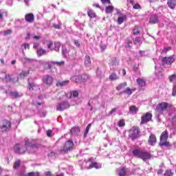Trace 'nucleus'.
Wrapping results in <instances>:
<instances>
[{"mask_svg":"<svg viewBox=\"0 0 176 176\" xmlns=\"http://www.w3.org/2000/svg\"><path fill=\"white\" fill-rule=\"evenodd\" d=\"M35 17L34 16V14L32 13H29L26 14L25 15V20L27 21V23H32L34 22Z\"/></svg>","mask_w":176,"mask_h":176,"instance_id":"2eb2a0df","label":"nucleus"},{"mask_svg":"<svg viewBox=\"0 0 176 176\" xmlns=\"http://www.w3.org/2000/svg\"><path fill=\"white\" fill-rule=\"evenodd\" d=\"M53 77L49 74H47L43 78V82L44 85H47V86H50L53 83Z\"/></svg>","mask_w":176,"mask_h":176,"instance_id":"9b49d317","label":"nucleus"},{"mask_svg":"<svg viewBox=\"0 0 176 176\" xmlns=\"http://www.w3.org/2000/svg\"><path fill=\"white\" fill-rule=\"evenodd\" d=\"M113 9H115V8H113L112 6H107L105 8V12L107 14H111L112 12H113Z\"/></svg>","mask_w":176,"mask_h":176,"instance_id":"72a5a7b5","label":"nucleus"},{"mask_svg":"<svg viewBox=\"0 0 176 176\" xmlns=\"http://www.w3.org/2000/svg\"><path fill=\"white\" fill-rule=\"evenodd\" d=\"M61 46V44L58 42L54 43V47L52 49V50H55V52H58L60 50V47Z\"/></svg>","mask_w":176,"mask_h":176,"instance_id":"f704fd0d","label":"nucleus"},{"mask_svg":"<svg viewBox=\"0 0 176 176\" xmlns=\"http://www.w3.org/2000/svg\"><path fill=\"white\" fill-rule=\"evenodd\" d=\"M28 74H30V72H22L20 74H19V78L21 79H23V78H25V76H27V75H28Z\"/></svg>","mask_w":176,"mask_h":176,"instance_id":"a19ab883","label":"nucleus"},{"mask_svg":"<svg viewBox=\"0 0 176 176\" xmlns=\"http://www.w3.org/2000/svg\"><path fill=\"white\" fill-rule=\"evenodd\" d=\"M117 173L119 176L131 175V173H129V168H120L117 170Z\"/></svg>","mask_w":176,"mask_h":176,"instance_id":"ddd939ff","label":"nucleus"},{"mask_svg":"<svg viewBox=\"0 0 176 176\" xmlns=\"http://www.w3.org/2000/svg\"><path fill=\"white\" fill-rule=\"evenodd\" d=\"M135 9H141V6L139 3H136L133 6Z\"/></svg>","mask_w":176,"mask_h":176,"instance_id":"680f3d73","label":"nucleus"},{"mask_svg":"<svg viewBox=\"0 0 176 176\" xmlns=\"http://www.w3.org/2000/svg\"><path fill=\"white\" fill-rule=\"evenodd\" d=\"M132 155L134 157L142 159L143 162H148V160H151V159H152V155H151V153L139 147L135 148L132 150Z\"/></svg>","mask_w":176,"mask_h":176,"instance_id":"f03ea898","label":"nucleus"},{"mask_svg":"<svg viewBox=\"0 0 176 176\" xmlns=\"http://www.w3.org/2000/svg\"><path fill=\"white\" fill-rule=\"evenodd\" d=\"M87 164H89V166L87 167V168H101V167H102V164H101L100 163H98V162H91L90 161H88L86 162Z\"/></svg>","mask_w":176,"mask_h":176,"instance_id":"4468645a","label":"nucleus"},{"mask_svg":"<svg viewBox=\"0 0 176 176\" xmlns=\"http://www.w3.org/2000/svg\"><path fill=\"white\" fill-rule=\"evenodd\" d=\"M168 108V103L167 102H162L160 103L156 107V112L158 113H163V111H166Z\"/></svg>","mask_w":176,"mask_h":176,"instance_id":"423d86ee","label":"nucleus"},{"mask_svg":"<svg viewBox=\"0 0 176 176\" xmlns=\"http://www.w3.org/2000/svg\"><path fill=\"white\" fill-rule=\"evenodd\" d=\"M148 23L150 24H157L159 23V17L156 14L151 16Z\"/></svg>","mask_w":176,"mask_h":176,"instance_id":"dca6fc26","label":"nucleus"},{"mask_svg":"<svg viewBox=\"0 0 176 176\" xmlns=\"http://www.w3.org/2000/svg\"><path fill=\"white\" fill-rule=\"evenodd\" d=\"M172 96H173V97H175L176 96V84H175L173 86Z\"/></svg>","mask_w":176,"mask_h":176,"instance_id":"864d4df0","label":"nucleus"},{"mask_svg":"<svg viewBox=\"0 0 176 176\" xmlns=\"http://www.w3.org/2000/svg\"><path fill=\"white\" fill-rule=\"evenodd\" d=\"M131 46H133V43L131 41H128L126 43V47H129V49H130Z\"/></svg>","mask_w":176,"mask_h":176,"instance_id":"bf43d9fd","label":"nucleus"},{"mask_svg":"<svg viewBox=\"0 0 176 176\" xmlns=\"http://www.w3.org/2000/svg\"><path fill=\"white\" fill-rule=\"evenodd\" d=\"M100 49H101L102 52H104V50H105V49H107V45H100Z\"/></svg>","mask_w":176,"mask_h":176,"instance_id":"338daca9","label":"nucleus"},{"mask_svg":"<svg viewBox=\"0 0 176 176\" xmlns=\"http://www.w3.org/2000/svg\"><path fill=\"white\" fill-rule=\"evenodd\" d=\"M126 86H127V82H122L116 87V90H118V91H120V90H122V89H124Z\"/></svg>","mask_w":176,"mask_h":176,"instance_id":"c756f323","label":"nucleus"},{"mask_svg":"<svg viewBox=\"0 0 176 176\" xmlns=\"http://www.w3.org/2000/svg\"><path fill=\"white\" fill-rule=\"evenodd\" d=\"M138 34H140V30H138V27L135 26L133 29V35H138Z\"/></svg>","mask_w":176,"mask_h":176,"instance_id":"de8ad7c7","label":"nucleus"},{"mask_svg":"<svg viewBox=\"0 0 176 176\" xmlns=\"http://www.w3.org/2000/svg\"><path fill=\"white\" fill-rule=\"evenodd\" d=\"M69 83V80L59 81L56 83L57 87H63L67 86Z\"/></svg>","mask_w":176,"mask_h":176,"instance_id":"393cba45","label":"nucleus"},{"mask_svg":"<svg viewBox=\"0 0 176 176\" xmlns=\"http://www.w3.org/2000/svg\"><path fill=\"white\" fill-rule=\"evenodd\" d=\"M69 107L68 102H62L56 105V111H63Z\"/></svg>","mask_w":176,"mask_h":176,"instance_id":"9d476101","label":"nucleus"},{"mask_svg":"<svg viewBox=\"0 0 176 176\" xmlns=\"http://www.w3.org/2000/svg\"><path fill=\"white\" fill-rule=\"evenodd\" d=\"M84 64L85 67H91V60H90V56L87 55L85 57Z\"/></svg>","mask_w":176,"mask_h":176,"instance_id":"aec40b11","label":"nucleus"},{"mask_svg":"<svg viewBox=\"0 0 176 176\" xmlns=\"http://www.w3.org/2000/svg\"><path fill=\"white\" fill-rule=\"evenodd\" d=\"M118 126L119 127H124V126L126 125V123L124 122V120H120L118 122Z\"/></svg>","mask_w":176,"mask_h":176,"instance_id":"a18cd8bd","label":"nucleus"},{"mask_svg":"<svg viewBox=\"0 0 176 176\" xmlns=\"http://www.w3.org/2000/svg\"><path fill=\"white\" fill-rule=\"evenodd\" d=\"M129 111H130L131 113H132V115H135V113H137V112H138V108L135 106H131L129 108Z\"/></svg>","mask_w":176,"mask_h":176,"instance_id":"2f4dec72","label":"nucleus"},{"mask_svg":"<svg viewBox=\"0 0 176 176\" xmlns=\"http://www.w3.org/2000/svg\"><path fill=\"white\" fill-rule=\"evenodd\" d=\"M53 27H54V28H56V30H60V28L61 27V23H59V24L54 23Z\"/></svg>","mask_w":176,"mask_h":176,"instance_id":"8fccbe9b","label":"nucleus"},{"mask_svg":"<svg viewBox=\"0 0 176 176\" xmlns=\"http://www.w3.org/2000/svg\"><path fill=\"white\" fill-rule=\"evenodd\" d=\"M139 87H144L146 85V82H145V80L142 78H138L136 80Z\"/></svg>","mask_w":176,"mask_h":176,"instance_id":"4be33fe9","label":"nucleus"},{"mask_svg":"<svg viewBox=\"0 0 176 176\" xmlns=\"http://www.w3.org/2000/svg\"><path fill=\"white\" fill-rule=\"evenodd\" d=\"M96 76L98 78H102V72L98 68L96 70Z\"/></svg>","mask_w":176,"mask_h":176,"instance_id":"49530a36","label":"nucleus"},{"mask_svg":"<svg viewBox=\"0 0 176 176\" xmlns=\"http://www.w3.org/2000/svg\"><path fill=\"white\" fill-rule=\"evenodd\" d=\"M87 105H88V107H89V110L93 111V106H91V100L89 101Z\"/></svg>","mask_w":176,"mask_h":176,"instance_id":"052dcab7","label":"nucleus"},{"mask_svg":"<svg viewBox=\"0 0 176 176\" xmlns=\"http://www.w3.org/2000/svg\"><path fill=\"white\" fill-rule=\"evenodd\" d=\"M80 77H81V82H87V80L90 79V76L86 74L81 75Z\"/></svg>","mask_w":176,"mask_h":176,"instance_id":"cd10ccee","label":"nucleus"},{"mask_svg":"<svg viewBox=\"0 0 176 176\" xmlns=\"http://www.w3.org/2000/svg\"><path fill=\"white\" fill-rule=\"evenodd\" d=\"M175 61V59L174 58V56H165L163 57L162 59V65H171Z\"/></svg>","mask_w":176,"mask_h":176,"instance_id":"0eeeda50","label":"nucleus"},{"mask_svg":"<svg viewBox=\"0 0 176 176\" xmlns=\"http://www.w3.org/2000/svg\"><path fill=\"white\" fill-rule=\"evenodd\" d=\"M62 53L63 56L67 57V54H68V51L67 50V48H65V47L64 46L62 47Z\"/></svg>","mask_w":176,"mask_h":176,"instance_id":"79ce46f5","label":"nucleus"},{"mask_svg":"<svg viewBox=\"0 0 176 176\" xmlns=\"http://www.w3.org/2000/svg\"><path fill=\"white\" fill-rule=\"evenodd\" d=\"M133 71L136 72V75H140V69H138V67L134 66Z\"/></svg>","mask_w":176,"mask_h":176,"instance_id":"3c124183","label":"nucleus"},{"mask_svg":"<svg viewBox=\"0 0 176 176\" xmlns=\"http://www.w3.org/2000/svg\"><path fill=\"white\" fill-rule=\"evenodd\" d=\"M80 131L78 127L72 128L70 133L72 135H78V133Z\"/></svg>","mask_w":176,"mask_h":176,"instance_id":"a878e982","label":"nucleus"},{"mask_svg":"<svg viewBox=\"0 0 176 176\" xmlns=\"http://www.w3.org/2000/svg\"><path fill=\"white\" fill-rule=\"evenodd\" d=\"M52 46H53V42L49 41L47 43L48 49H51V50H53V49L52 48Z\"/></svg>","mask_w":176,"mask_h":176,"instance_id":"6e6d98bb","label":"nucleus"},{"mask_svg":"<svg viewBox=\"0 0 176 176\" xmlns=\"http://www.w3.org/2000/svg\"><path fill=\"white\" fill-rule=\"evenodd\" d=\"M116 111H118L117 108H113V109H111V111L109 113V115H112L113 113H115V112H116Z\"/></svg>","mask_w":176,"mask_h":176,"instance_id":"13d9d810","label":"nucleus"},{"mask_svg":"<svg viewBox=\"0 0 176 176\" xmlns=\"http://www.w3.org/2000/svg\"><path fill=\"white\" fill-rule=\"evenodd\" d=\"M72 80L76 83H82V78L80 76H74L72 77Z\"/></svg>","mask_w":176,"mask_h":176,"instance_id":"c85d7f7f","label":"nucleus"},{"mask_svg":"<svg viewBox=\"0 0 176 176\" xmlns=\"http://www.w3.org/2000/svg\"><path fill=\"white\" fill-rule=\"evenodd\" d=\"M79 96V94L77 91H72L70 94H67V97H69V98H71V97H78Z\"/></svg>","mask_w":176,"mask_h":176,"instance_id":"473e14b6","label":"nucleus"},{"mask_svg":"<svg viewBox=\"0 0 176 176\" xmlns=\"http://www.w3.org/2000/svg\"><path fill=\"white\" fill-rule=\"evenodd\" d=\"M176 6V0H168V6L170 8V9H174Z\"/></svg>","mask_w":176,"mask_h":176,"instance_id":"bb28decb","label":"nucleus"},{"mask_svg":"<svg viewBox=\"0 0 176 176\" xmlns=\"http://www.w3.org/2000/svg\"><path fill=\"white\" fill-rule=\"evenodd\" d=\"M152 119V113H146L141 118V124H145V123H148V122H151Z\"/></svg>","mask_w":176,"mask_h":176,"instance_id":"1a4fd4ad","label":"nucleus"},{"mask_svg":"<svg viewBox=\"0 0 176 176\" xmlns=\"http://www.w3.org/2000/svg\"><path fill=\"white\" fill-rule=\"evenodd\" d=\"M26 176H39V173H29L26 175Z\"/></svg>","mask_w":176,"mask_h":176,"instance_id":"09e8293b","label":"nucleus"},{"mask_svg":"<svg viewBox=\"0 0 176 176\" xmlns=\"http://www.w3.org/2000/svg\"><path fill=\"white\" fill-rule=\"evenodd\" d=\"M3 16H8V12L4 10H0V20H2V19H3Z\"/></svg>","mask_w":176,"mask_h":176,"instance_id":"4c0bfd02","label":"nucleus"},{"mask_svg":"<svg viewBox=\"0 0 176 176\" xmlns=\"http://www.w3.org/2000/svg\"><path fill=\"white\" fill-rule=\"evenodd\" d=\"M148 144L153 146L156 144V135L151 134L148 139Z\"/></svg>","mask_w":176,"mask_h":176,"instance_id":"a211bd4d","label":"nucleus"},{"mask_svg":"<svg viewBox=\"0 0 176 176\" xmlns=\"http://www.w3.org/2000/svg\"><path fill=\"white\" fill-rule=\"evenodd\" d=\"M20 164H21L20 160H16L14 164V168H19V167H20Z\"/></svg>","mask_w":176,"mask_h":176,"instance_id":"c03bdc74","label":"nucleus"},{"mask_svg":"<svg viewBox=\"0 0 176 176\" xmlns=\"http://www.w3.org/2000/svg\"><path fill=\"white\" fill-rule=\"evenodd\" d=\"M45 175H46V176H52V173H51V172H49V171H48V172H46V173H45Z\"/></svg>","mask_w":176,"mask_h":176,"instance_id":"774afa93","label":"nucleus"},{"mask_svg":"<svg viewBox=\"0 0 176 176\" xmlns=\"http://www.w3.org/2000/svg\"><path fill=\"white\" fill-rule=\"evenodd\" d=\"M88 16L94 19V17H96V12H94L93 10H89L88 11Z\"/></svg>","mask_w":176,"mask_h":176,"instance_id":"37998d69","label":"nucleus"},{"mask_svg":"<svg viewBox=\"0 0 176 176\" xmlns=\"http://www.w3.org/2000/svg\"><path fill=\"white\" fill-rule=\"evenodd\" d=\"M12 34V30H7L4 31V35L6 36L7 35H10Z\"/></svg>","mask_w":176,"mask_h":176,"instance_id":"5fc2aeb1","label":"nucleus"},{"mask_svg":"<svg viewBox=\"0 0 176 176\" xmlns=\"http://www.w3.org/2000/svg\"><path fill=\"white\" fill-rule=\"evenodd\" d=\"M90 127H91V123L89 124L85 129L84 133V138L87 137V134H89V131L90 130Z\"/></svg>","mask_w":176,"mask_h":176,"instance_id":"e433bc0d","label":"nucleus"},{"mask_svg":"<svg viewBox=\"0 0 176 176\" xmlns=\"http://www.w3.org/2000/svg\"><path fill=\"white\" fill-rule=\"evenodd\" d=\"M109 64L110 69L115 71V69H116V67L119 65V62L116 60V58H111Z\"/></svg>","mask_w":176,"mask_h":176,"instance_id":"f8f14e48","label":"nucleus"},{"mask_svg":"<svg viewBox=\"0 0 176 176\" xmlns=\"http://www.w3.org/2000/svg\"><path fill=\"white\" fill-rule=\"evenodd\" d=\"M167 140H168V131H165L160 136V146H171L170 142H168Z\"/></svg>","mask_w":176,"mask_h":176,"instance_id":"20e7f679","label":"nucleus"},{"mask_svg":"<svg viewBox=\"0 0 176 176\" xmlns=\"http://www.w3.org/2000/svg\"><path fill=\"white\" fill-rule=\"evenodd\" d=\"M74 44L76 46H77V47H79L80 46V43L76 40L74 41Z\"/></svg>","mask_w":176,"mask_h":176,"instance_id":"0e129e2a","label":"nucleus"},{"mask_svg":"<svg viewBox=\"0 0 176 176\" xmlns=\"http://www.w3.org/2000/svg\"><path fill=\"white\" fill-rule=\"evenodd\" d=\"M38 145L34 144V140L30 141V139L25 138V145L23 146L21 144H16L14 146V151L18 155H24L25 152L28 153H34L35 149L38 148Z\"/></svg>","mask_w":176,"mask_h":176,"instance_id":"f257e3e1","label":"nucleus"},{"mask_svg":"<svg viewBox=\"0 0 176 176\" xmlns=\"http://www.w3.org/2000/svg\"><path fill=\"white\" fill-rule=\"evenodd\" d=\"M140 135V129L133 128L130 130L129 137L131 140H134L135 138H138Z\"/></svg>","mask_w":176,"mask_h":176,"instance_id":"6e6552de","label":"nucleus"},{"mask_svg":"<svg viewBox=\"0 0 176 176\" xmlns=\"http://www.w3.org/2000/svg\"><path fill=\"white\" fill-rule=\"evenodd\" d=\"M36 87H38V85L34 84V83H29L28 85V89L29 90H35V89H36Z\"/></svg>","mask_w":176,"mask_h":176,"instance_id":"ea45409f","label":"nucleus"},{"mask_svg":"<svg viewBox=\"0 0 176 176\" xmlns=\"http://www.w3.org/2000/svg\"><path fill=\"white\" fill-rule=\"evenodd\" d=\"M172 47H165L163 49H161L160 50L161 54H166V53H167L168 52H170V50H171Z\"/></svg>","mask_w":176,"mask_h":176,"instance_id":"7c9ffc66","label":"nucleus"},{"mask_svg":"<svg viewBox=\"0 0 176 176\" xmlns=\"http://www.w3.org/2000/svg\"><path fill=\"white\" fill-rule=\"evenodd\" d=\"M126 20H127V16L123 14H120L118 19V24H123Z\"/></svg>","mask_w":176,"mask_h":176,"instance_id":"f3484780","label":"nucleus"},{"mask_svg":"<svg viewBox=\"0 0 176 176\" xmlns=\"http://www.w3.org/2000/svg\"><path fill=\"white\" fill-rule=\"evenodd\" d=\"M45 53H46V50H45L39 49L37 50V55L38 56H43V54H45Z\"/></svg>","mask_w":176,"mask_h":176,"instance_id":"58836bf2","label":"nucleus"},{"mask_svg":"<svg viewBox=\"0 0 176 176\" xmlns=\"http://www.w3.org/2000/svg\"><path fill=\"white\" fill-rule=\"evenodd\" d=\"M102 3L103 5H105V3H107L108 5H111V0H100Z\"/></svg>","mask_w":176,"mask_h":176,"instance_id":"603ef678","label":"nucleus"},{"mask_svg":"<svg viewBox=\"0 0 176 176\" xmlns=\"http://www.w3.org/2000/svg\"><path fill=\"white\" fill-rule=\"evenodd\" d=\"M10 96L12 98H20L21 97H23V94H20L17 91H14L10 93Z\"/></svg>","mask_w":176,"mask_h":176,"instance_id":"412c9836","label":"nucleus"},{"mask_svg":"<svg viewBox=\"0 0 176 176\" xmlns=\"http://www.w3.org/2000/svg\"><path fill=\"white\" fill-rule=\"evenodd\" d=\"M133 91H134V89H130V87H126L121 93L122 94H128V96H131V94H133Z\"/></svg>","mask_w":176,"mask_h":176,"instance_id":"b1692460","label":"nucleus"},{"mask_svg":"<svg viewBox=\"0 0 176 176\" xmlns=\"http://www.w3.org/2000/svg\"><path fill=\"white\" fill-rule=\"evenodd\" d=\"M174 172L171 169H168L165 171L164 176H173Z\"/></svg>","mask_w":176,"mask_h":176,"instance_id":"c9c22d12","label":"nucleus"},{"mask_svg":"<svg viewBox=\"0 0 176 176\" xmlns=\"http://www.w3.org/2000/svg\"><path fill=\"white\" fill-rule=\"evenodd\" d=\"M10 121L4 120L0 124V131L2 133L9 131L10 130Z\"/></svg>","mask_w":176,"mask_h":176,"instance_id":"39448f33","label":"nucleus"},{"mask_svg":"<svg viewBox=\"0 0 176 176\" xmlns=\"http://www.w3.org/2000/svg\"><path fill=\"white\" fill-rule=\"evenodd\" d=\"M22 47H23L25 50H27V49H30V45L28 43L23 44Z\"/></svg>","mask_w":176,"mask_h":176,"instance_id":"4d7b16f0","label":"nucleus"},{"mask_svg":"<svg viewBox=\"0 0 176 176\" xmlns=\"http://www.w3.org/2000/svg\"><path fill=\"white\" fill-rule=\"evenodd\" d=\"M120 78V76L117 74L115 72H113L110 74L109 77V79L111 81H113V80H119V78Z\"/></svg>","mask_w":176,"mask_h":176,"instance_id":"6ab92c4d","label":"nucleus"},{"mask_svg":"<svg viewBox=\"0 0 176 176\" xmlns=\"http://www.w3.org/2000/svg\"><path fill=\"white\" fill-rule=\"evenodd\" d=\"M74 149V142L72 140H67L64 146L61 147L59 150L60 153H68V152H71Z\"/></svg>","mask_w":176,"mask_h":176,"instance_id":"7ed1b4c3","label":"nucleus"},{"mask_svg":"<svg viewBox=\"0 0 176 176\" xmlns=\"http://www.w3.org/2000/svg\"><path fill=\"white\" fill-rule=\"evenodd\" d=\"M3 75H5V78L3 79V80H5V82H13L14 83V80H13V79L12 78V76H10V75L9 74H5L4 72L1 73Z\"/></svg>","mask_w":176,"mask_h":176,"instance_id":"5701e85b","label":"nucleus"},{"mask_svg":"<svg viewBox=\"0 0 176 176\" xmlns=\"http://www.w3.org/2000/svg\"><path fill=\"white\" fill-rule=\"evenodd\" d=\"M135 43H140V42H141V39L138 37L135 38V41H134Z\"/></svg>","mask_w":176,"mask_h":176,"instance_id":"69168bd1","label":"nucleus"},{"mask_svg":"<svg viewBox=\"0 0 176 176\" xmlns=\"http://www.w3.org/2000/svg\"><path fill=\"white\" fill-rule=\"evenodd\" d=\"M46 134L47 137H52V130H47Z\"/></svg>","mask_w":176,"mask_h":176,"instance_id":"e2e57ef3","label":"nucleus"}]
</instances>
